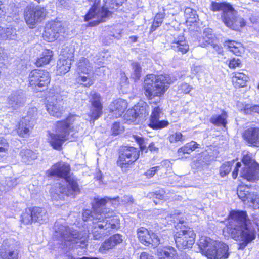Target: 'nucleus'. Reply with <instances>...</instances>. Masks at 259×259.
<instances>
[{"label":"nucleus","instance_id":"nucleus-23","mask_svg":"<svg viewBox=\"0 0 259 259\" xmlns=\"http://www.w3.org/2000/svg\"><path fill=\"white\" fill-rule=\"evenodd\" d=\"M25 102V98L22 92L16 91L13 93L8 99L9 108L16 110L22 106Z\"/></svg>","mask_w":259,"mask_h":259},{"label":"nucleus","instance_id":"nucleus-43","mask_svg":"<svg viewBox=\"0 0 259 259\" xmlns=\"http://www.w3.org/2000/svg\"><path fill=\"white\" fill-rule=\"evenodd\" d=\"M167 219L168 221H172L174 223L179 222L181 224H183L185 221V218L183 214L179 212L178 210H175L173 213L170 214L167 217Z\"/></svg>","mask_w":259,"mask_h":259},{"label":"nucleus","instance_id":"nucleus-42","mask_svg":"<svg viewBox=\"0 0 259 259\" xmlns=\"http://www.w3.org/2000/svg\"><path fill=\"white\" fill-rule=\"evenodd\" d=\"M165 12H161L157 13L155 16L153 23L151 27V31H155L157 27H158L163 22V20L165 17Z\"/></svg>","mask_w":259,"mask_h":259},{"label":"nucleus","instance_id":"nucleus-10","mask_svg":"<svg viewBox=\"0 0 259 259\" xmlns=\"http://www.w3.org/2000/svg\"><path fill=\"white\" fill-rule=\"evenodd\" d=\"M46 14V10L45 8L39 6H28L24 10V19L29 27L33 28L37 23L44 19Z\"/></svg>","mask_w":259,"mask_h":259},{"label":"nucleus","instance_id":"nucleus-35","mask_svg":"<svg viewBox=\"0 0 259 259\" xmlns=\"http://www.w3.org/2000/svg\"><path fill=\"white\" fill-rule=\"evenodd\" d=\"M53 52L50 50H45L42 52L41 57L38 58L36 65L38 67H41L43 65L49 64L53 58Z\"/></svg>","mask_w":259,"mask_h":259},{"label":"nucleus","instance_id":"nucleus-27","mask_svg":"<svg viewBox=\"0 0 259 259\" xmlns=\"http://www.w3.org/2000/svg\"><path fill=\"white\" fill-rule=\"evenodd\" d=\"M78 77L76 78L78 83L84 87H89L94 83V73L93 72H77Z\"/></svg>","mask_w":259,"mask_h":259},{"label":"nucleus","instance_id":"nucleus-63","mask_svg":"<svg viewBox=\"0 0 259 259\" xmlns=\"http://www.w3.org/2000/svg\"><path fill=\"white\" fill-rule=\"evenodd\" d=\"M135 139L139 145L140 148L142 150H144L146 147L144 139L138 136H136L135 137Z\"/></svg>","mask_w":259,"mask_h":259},{"label":"nucleus","instance_id":"nucleus-50","mask_svg":"<svg viewBox=\"0 0 259 259\" xmlns=\"http://www.w3.org/2000/svg\"><path fill=\"white\" fill-rule=\"evenodd\" d=\"M47 26L52 29L53 32H56L58 35L62 29V24L60 22H52L49 23Z\"/></svg>","mask_w":259,"mask_h":259},{"label":"nucleus","instance_id":"nucleus-32","mask_svg":"<svg viewBox=\"0 0 259 259\" xmlns=\"http://www.w3.org/2000/svg\"><path fill=\"white\" fill-rule=\"evenodd\" d=\"M172 48L175 51L182 54L186 53L189 49V45L183 36L175 40L171 45Z\"/></svg>","mask_w":259,"mask_h":259},{"label":"nucleus","instance_id":"nucleus-48","mask_svg":"<svg viewBox=\"0 0 259 259\" xmlns=\"http://www.w3.org/2000/svg\"><path fill=\"white\" fill-rule=\"evenodd\" d=\"M133 72L132 74V77L136 80L140 78L141 73V67L137 62H134L132 64Z\"/></svg>","mask_w":259,"mask_h":259},{"label":"nucleus","instance_id":"nucleus-37","mask_svg":"<svg viewBox=\"0 0 259 259\" xmlns=\"http://www.w3.org/2000/svg\"><path fill=\"white\" fill-rule=\"evenodd\" d=\"M100 223H102V222L100 223H99V222H95L94 224L93 228L92 230L93 238L95 240L100 239L103 236H105L109 232V230H107V229H105V228H99L98 225Z\"/></svg>","mask_w":259,"mask_h":259},{"label":"nucleus","instance_id":"nucleus-18","mask_svg":"<svg viewBox=\"0 0 259 259\" xmlns=\"http://www.w3.org/2000/svg\"><path fill=\"white\" fill-rule=\"evenodd\" d=\"M66 50L67 48L64 49L57 63V73L60 75L68 72L71 67L73 54L70 53L66 55L64 53Z\"/></svg>","mask_w":259,"mask_h":259},{"label":"nucleus","instance_id":"nucleus-54","mask_svg":"<svg viewBox=\"0 0 259 259\" xmlns=\"http://www.w3.org/2000/svg\"><path fill=\"white\" fill-rule=\"evenodd\" d=\"M109 239L114 246L121 243L123 241L122 236L118 234L113 235Z\"/></svg>","mask_w":259,"mask_h":259},{"label":"nucleus","instance_id":"nucleus-60","mask_svg":"<svg viewBox=\"0 0 259 259\" xmlns=\"http://www.w3.org/2000/svg\"><path fill=\"white\" fill-rule=\"evenodd\" d=\"M191 152L192 151L190 150L187 143L178 150V153L179 155H180L181 153L190 154Z\"/></svg>","mask_w":259,"mask_h":259},{"label":"nucleus","instance_id":"nucleus-9","mask_svg":"<svg viewBox=\"0 0 259 259\" xmlns=\"http://www.w3.org/2000/svg\"><path fill=\"white\" fill-rule=\"evenodd\" d=\"M111 199L108 197H105L101 199H95V203L93 205V209L92 211L90 210H85L82 213V219L84 221L89 220L93 221L94 224L95 222H101V220H103L102 212L103 207L105 206L108 203H110Z\"/></svg>","mask_w":259,"mask_h":259},{"label":"nucleus","instance_id":"nucleus-25","mask_svg":"<svg viewBox=\"0 0 259 259\" xmlns=\"http://www.w3.org/2000/svg\"><path fill=\"white\" fill-rule=\"evenodd\" d=\"M18 253L15 251L8 241H5L0 248V257L2 259H18Z\"/></svg>","mask_w":259,"mask_h":259},{"label":"nucleus","instance_id":"nucleus-5","mask_svg":"<svg viewBox=\"0 0 259 259\" xmlns=\"http://www.w3.org/2000/svg\"><path fill=\"white\" fill-rule=\"evenodd\" d=\"M174 80L169 75L148 74L144 82L145 94L149 99L160 97L164 94Z\"/></svg>","mask_w":259,"mask_h":259},{"label":"nucleus","instance_id":"nucleus-1","mask_svg":"<svg viewBox=\"0 0 259 259\" xmlns=\"http://www.w3.org/2000/svg\"><path fill=\"white\" fill-rule=\"evenodd\" d=\"M259 218L255 215L249 219L247 212L243 210H233L228 217V229H229L231 237L236 241H240L239 249H243L256 238V229L258 228Z\"/></svg>","mask_w":259,"mask_h":259},{"label":"nucleus","instance_id":"nucleus-34","mask_svg":"<svg viewBox=\"0 0 259 259\" xmlns=\"http://www.w3.org/2000/svg\"><path fill=\"white\" fill-rule=\"evenodd\" d=\"M16 31L12 27L4 28L0 26V38L14 40L17 38Z\"/></svg>","mask_w":259,"mask_h":259},{"label":"nucleus","instance_id":"nucleus-55","mask_svg":"<svg viewBox=\"0 0 259 259\" xmlns=\"http://www.w3.org/2000/svg\"><path fill=\"white\" fill-rule=\"evenodd\" d=\"M123 131V127L121 126L119 123L115 122L112 127V134L115 135L120 134Z\"/></svg>","mask_w":259,"mask_h":259},{"label":"nucleus","instance_id":"nucleus-46","mask_svg":"<svg viewBox=\"0 0 259 259\" xmlns=\"http://www.w3.org/2000/svg\"><path fill=\"white\" fill-rule=\"evenodd\" d=\"M210 122L217 126H223L225 127V118L222 115L213 116L210 119Z\"/></svg>","mask_w":259,"mask_h":259},{"label":"nucleus","instance_id":"nucleus-12","mask_svg":"<svg viewBox=\"0 0 259 259\" xmlns=\"http://www.w3.org/2000/svg\"><path fill=\"white\" fill-rule=\"evenodd\" d=\"M139 150L135 147H124L119 154L117 165L121 168L128 167L139 158Z\"/></svg>","mask_w":259,"mask_h":259},{"label":"nucleus","instance_id":"nucleus-14","mask_svg":"<svg viewBox=\"0 0 259 259\" xmlns=\"http://www.w3.org/2000/svg\"><path fill=\"white\" fill-rule=\"evenodd\" d=\"M137 235L139 241L145 246H152L157 247L160 243V239L158 236L152 232H150L146 228L141 227L137 231Z\"/></svg>","mask_w":259,"mask_h":259},{"label":"nucleus","instance_id":"nucleus-53","mask_svg":"<svg viewBox=\"0 0 259 259\" xmlns=\"http://www.w3.org/2000/svg\"><path fill=\"white\" fill-rule=\"evenodd\" d=\"M8 143L6 140L3 137H0V156L3 153H6L8 149Z\"/></svg>","mask_w":259,"mask_h":259},{"label":"nucleus","instance_id":"nucleus-22","mask_svg":"<svg viewBox=\"0 0 259 259\" xmlns=\"http://www.w3.org/2000/svg\"><path fill=\"white\" fill-rule=\"evenodd\" d=\"M146 114L145 107L138 104L127 111L124 115V118L127 121L133 122L138 117H142Z\"/></svg>","mask_w":259,"mask_h":259},{"label":"nucleus","instance_id":"nucleus-64","mask_svg":"<svg viewBox=\"0 0 259 259\" xmlns=\"http://www.w3.org/2000/svg\"><path fill=\"white\" fill-rule=\"evenodd\" d=\"M190 150L192 151H194L196 148L198 147V144L197 142L192 141L189 143H187Z\"/></svg>","mask_w":259,"mask_h":259},{"label":"nucleus","instance_id":"nucleus-36","mask_svg":"<svg viewBox=\"0 0 259 259\" xmlns=\"http://www.w3.org/2000/svg\"><path fill=\"white\" fill-rule=\"evenodd\" d=\"M159 259H175L176 251L172 247H164L163 249L158 251Z\"/></svg>","mask_w":259,"mask_h":259},{"label":"nucleus","instance_id":"nucleus-57","mask_svg":"<svg viewBox=\"0 0 259 259\" xmlns=\"http://www.w3.org/2000/svg\"><path fill=\"white\" fill-rule=\"evenodd\" d=\"M37 113V108L35 107L32 108L28 111L27 116L24 118H27L29 120L30 119H33L36 116Z\"/></svg>","mask_w":259,"mask_h":259},{"label":"nucleus","instance_id":"nucleus-2","mask_svg":"<svg viewBox=\"0 0 259 259\" xmlns=\"http://www.w3.org/2000/svg\"><path fill=\"white\" fill-rule=\"evenodd\" d=\"M76 117L75 115H70L65 120L57 122L54 132H49L47 140L54 149L60 150L66 141L75 140L77 136H75L73 124Z\"/></svg>","mask_w":259,"mask_h":259},{"label":"nucleus","instance_id":"nucleus-6","mask_svg":"<svg viewBox=\"0 0 259 259\" xmlns=\"http://www.w3.org/2000/svg\"><path fill=\"white\" fill-rule=\"evenodd\" d=\"M104 6L101 8L98 7L99 5L93 4L92 7L89 9L88 12L84 16V21H88L94 20L89 24L90 26H94L106 20L111 14L108 10L110 9H116L118 6L121 5L125 0H104Z\"/></svg>","mask_w":259,"mask_h":259},{"label":"nucleus","instance_id":"nucleus-62","mask_svg":"<svg viewBox=\"0 0 259 259\" xmlns=\"http://www.w3.org/2000/svg\"><path fill=\"white\" fill-rule=\"evenodd\" d=\"M165 194V191L161 189L156 191L155 192L154 196L157 199L163 200L164 199Z\"/></svg>","mask_w":259,"mask_h":259},{"label":"nucleus","instance_id":"nucleus-49","mask_svg":"<svg viewBox=\"0 0 259 259\" xmlns=\"http://www.w3.org/2000/svg\"><path fill=\"white\" fill-rule=\"evenodd\" d=\"M47 26L52 29L53 32H56L58 35L62 29V24L60 22H52L49 23Z\"/></svg>","mask_w":259,"mask_h":259},{"label":"nucleus","instance_id":"nucleus-33","mask_svg":"<svg viewBox=\"0 0 259 259\" xmlns=\"http://www.w3.org/2000/svg\"><path fill=\"white\" fill-rule=\"evenodd\" d=\"M211 9L213 11L222 12V19L224 24L227 26V3L225 2L217 3L212 2L211 5Z\"/></svg>","mask_w":259,"mask_h":259},{"label":"nucleus","instance_id":"nucleus-38","mask_svg":"<svg viewBox=\"0 0 259 259\" xmlns=\"http://www.w3.org/2000/svg\"><path fill=\"white\" fill-rule=\"evenodd\" d=\"M77 72H93L92 67L89 60L84 57H81L77 63Z\"/></svg>","mask_w":259,"mask_h":259},{"label":"nucleus","instance_id":"nucleus-45","mask_svg":"<svg viewBox=\"0 0 259 259\" xmlns=\"http://www.w3.org/2000/svg\"><path fill=\"white\" fill-rule=\"evenodd\" d=\"M168 139L171 143H176L178 142H183L185 141L183 135L180 132H177L170 134Z\"/></svg>","mask_w":259,"mask_h":259},{"label":"nucleus","instance_id":"nucleus-61","mask_svg":"<svg viewBox=\"0 0 259 259\" xmlns=\"http://www.w3.org/2000/svg\"><path fill=\"white\" fill-rule=\"evenodd\" d=\"M160 166H155L152 167L150 169L148 170L145 173V175L148 177L151 178L155 174V172L159 169Z\"/></svg>","mask_w":259,"mask_h":259},{"label":"nucleus","instance_id":"nucleus-4","mask_svg":"<svg viewBox=\"0 0 259 259\" xmlns=\"http://www.w3.org/2000/svg\"><path fill=\"white\" fill-rule=\"evenodd\" d=\"M54 237L64 246L70 248L76 244L82 248L87 245L88 235L86 232L79 233L72 228L69 227L64 221H57L55 224Z\"/></svg>","mask_w":259,"mask_h":259},{"label":"nucleus","instance_id":"nucleus-58","mask_svg":"<svg viewBox=\"0 0 259 259\" xmlns=\"http://www.w3.org/2000/svg\"><path fill=\"white\" fill-rule=\"evenodd\" d=\"M17 179L15 178H8L6 180V184L9 188H13L17 184Z\"/></svg>","mask_w":259,"mask_h":259},{"label":"nucleus","instance_id":"nucleus-16","mask_svg":"<svg viewBox=\"0 0 259 259\" xmlns=\"http://www.w3.org/2000/svg\"><path fill=\"white\" fill-rule=\"evenodd\" d=\"M244 20L237 15V11L228 3V27L239 31L245 26Z\"/></svg>","mask_w":259,"mask_h":259},{"label":"nucleus","instance_id":"nucleus-20","mask_svg":"<svg viewBox=\"0 0 259 259\" xmlns=\"http://www.w3.org/2000/svg\"><path fill=\"white\" fill-rule=\"evenodd\" d=\"M243 137L249 146L259 147V128L250 127L246 130Z\"/></svg>","mask_w":259,"mask_h":259},{"label":"nucleus","instance_id":"nucleus-39","mask_svg":"<svg viewBox=\"0 0 259 259\" xmlns=\"http://www.w3.org/2000/svg\"><path fill=\"white\" fill-rule=\"evenodd\" d=\"M253 193L245 190L243 186H240L238 188L237 195L238 197L245 204L249 203Z\"/></svg>","mask_w":259,"mask_h":259},{"label":"nucleus","instance_id":"nucleus-44","mask_svg":"<svg viewBox=\"0 0 259 259\" xmlns=\"http://www.w3.org/2000/svg\"><path fill=\"white\" fill-rule=\"evenodd\" d=\"M59 35L57 34L56 32H53L52 30L51 29L47 26L45 28L43 37L44 39L48 41H53L56 38H58Z\"/></svg>","mask_w":259,"mask_h":259},{"label":"nucleus","instance_id":"nucleus-47","mask_svg":"<svg viewBox=\"0 0 259 259\" xmlns=\"http://www.w3.org/2000/svg\"><path fill=\"white\" fill-rule=\"evenodd\" d=\"M243 111L246 114H252L254 113H259V105L246 104L244 107Z\"/></svg>","mask_w":259,"mask_h":259},{"label":"nucleus","instance_id":"nucleus-7","mask_svg":"<svg viewBox=\"0 0 259 259\" xmlns=\"http://www.w3.org/2000/svg\"><path fill=\"white\" fill-rule=\"evenodd\" d=\"M197 244L202 254L208 258L221 259L223 257H227L226 245L223 243L206 236H201Z\"/></svg>","mask_w":259,"mask_h":259},{"label":"nucleus","instance_id":"nucleus-21","mask_svg":"<svg viewBox=\"0 0 259 259\" xmlns=\"http://www.w3.org/2000/svg\"><path fill=\"white\" fill-rule=\"evenodd\" d=\"M90 99L92 107L91 110L90 116L94 120L97 119L102 113V106L100 103V96L99 94L93 92L91 94Z\"/></svg>","mask_w":259,"mask_h":259},{"label":"nucleus","instance_id":"nucleus-17","mask_svg":"<svg viewBox=\"0 0 259 259\" xmlns=\"http://www.w3.org/2000/svg\"><path fill=\"white\" fill-rule=\"evenodd\" d=\"M46 109L48 113L57 118L61 117L65 110L61 105V102L58 101L57 96L54 95L47 98Z\"/></svg>","mask_w":259,"mask_h":259},{"label":"nucleus","instance_id":"nucleus-56","mask_svg":"<svg viewBox=\"0 0 259 259\" xmlns=\"http://www.w3.org/2000/svg\"><path fill=\"white\" fill-rule=\"evenodd\" d=\"M115 246L112 242L110 241L109 239L108 240L105 241L100 247L99 250L101 252H103L105 250H107Z\"/></svg>","mask_w":259,"mask_h":259},{"label":"nucleus","instance_id":"nucleus-13","mask_svg":"<svg viewBox=\"0 0 259 259\" xmlns=\"http://www.w3.org/2000/svg\"><path fill=\"white\" fill-rule=\"evenodd\" d=\"M28 81L33 88L42 87L47 85L50 81L49 73L42 70L35 69L30 72L28 76Z\"/></svg>","mask_w":259,"mask_h":259},{"label":"nucleus","instance_id":"nucleus-24","mask_svg":"<svg viewBox=\"0 0 259 259\" xmlns=\"http://www.w3.org/2000/svg\"><path fill=\"white\" fill-rule=\"evenodd\" d=\"M127 107V103L125 100L118 99L111 103L110 109L113 113V116L118 118L122 115Z\"/></svg>","mask_w":259,"mask_h":259},{"label":"nucleus","instance_id":"nucleus-31","mask_svg":"<svg viewBox=\"0 0 259 259\" xmlns=\"http://www.w3.org/2000/svg\"><path fill=\"white\" fill-rule=\"evenodd\" d=\"M33 213L34 222L42 223L48 219V215L45 209L34 207L31 208Z\"/></svg>","mask_w":259,"mask_h":259},{"label":"nucleus","instance_id":"nucleus-41","mask_svg":"<svg viewBox=\"0 0 259 259\" xmlns=\"http://www.w3.org/2000/svg\"><path fill=\"white\" fill-rule=\"evenodd\" d=\"M241 44L235 41H231L228 39V54L231 53L239 56L240 54L239 48Z\"/></svg>","mask_w":259,"mask_h":259},{"label":"nucleus","instance_id":"nucleus-15","mask_svg":"<svg viewBox=\"0 0 259 259\" xmlns=\"http://www.w3.org/2000/svg\"><path fill=\"white\" fill-rule=\"evenodd\" d=\"M113 212L105 206L102 212L103 220H101L102 223L99 224L98 226L100 228H105V229H115L119 227V221L116 216L113 215Z\"/></svg>","mask_w":259,"mask_h":259},{"label":"nucleus","instance_id":"nucleus-51","mask_svg":"<svg viewBox=\"0 0 259 259\" xmlns=\"http://www.w3.org/2000/svg\"><path fill=\"white\" fill-rule=\"evenodd\" d=\"M249 205L254 209H259V194L252 193Z\"/></svg>","mask_w":259,"mask_h":259},{"label":"nucleus","instance_id":"nucleus-40","mask_svg":"<svg viewBox=\"0 0 259 259\" xmlns=\"http://www.w3.org/2000/svg\"><path fill=\"white\" fill-rule=\"evenodd\" d=\"M20 218L21 222L25 225L31 224L33 222L34 220L31 208L25 209L22 213Z\"/></svg>","mask_w":259,"mask_h":259},{"label":"nucleus","instance_id":"nucleus-30","mask_svg":"<svg viewBox=\"0 0 259 259\" xmlns=\"http://www.w3.org/2000/svg\"><path fill=\"white\" fill-rule=\"evenodd\" d=\"M20 156L23 162L29 164L36 159L38 156L35 152L28 149H23L20 152Z\"/></svg>","mask_w":259,"mask_h":259},{"label":"nucleus","instance_id":"nucleus-3","mask_svg":"<svg viewBox=\"0 0 259 259\" xmlns=\"http://www.w3.org/2000/svg\"><path fill=\"white\" fill-rule=\"evenodd\" d=\"M70 171V165L67 163L61 161L53 165L47 171V174L48 176L64 178L66 187L59 184L57 192L67 196H74L79 193V188L76 178L69 174Z\"/></svg>","mask_w":259,"mask_h":259},{"label":"nucleus","instance_id":"nucleus-8","mask_svg":"<svg viewBox=\"0 0 259 259\" xmlns=\"http://www.w3.org/2000/svg\"><path fill=\"white\" fill-rule=\"evenodd\" d=\"M242 162L245 166L240 172V176L250 182H254L259 178V165L250 154H244Z\"/></svg>","mask_w":259,"mask_h":259},{"label":"nucleus","instance_id":"nucleus-28","mask_svg":"<svg viewBox=\"0 0 259 259\" xmlns=\"http://www.w3.org/2000/svg\"><path fill=\"white\" fill-rule=\"evenodd\" d=\"M33 121L27 118L21 120L17 130L18 134L21 137H26L30 134V130L33 127Z\"/></svg>","mask_w":259,"mask_h":259},{"label":"nucleus","instance_id":"nucleus-52","mask_svg":"<svg viewBox=\"0 0 259 259\" xmlns=\"http://www.w3.org/2000/svg\"><path fill=\"white\" fill-rule=\"evenodd\" d=\"M192 88L186 83H182L178 86V92L179 94H188L192 90Z\"/></svg>","mask_w":259,"mask_h":259},{"label":"nucleus","instance_id":"nucleus-19","mask_svg":"<svg viewBox=\"0 0 259 259\" xmlns=\"http://www.w3.org/2000/svg\"><path fill=\"white\" fill-rule=\"evenodd\" d=\"M163 114L161 109L159 107L153 109L149 125L153 129H160L167 126L169 122L166 120H159V118Z\"/></svg>","mask_w":259,"mask_h":259},{"label":"nucleus","instance_id":"nucleus-26","mask_svg":"<svg viewBox=\"0 0 259 259\" xmlns=\"http://www.w3.org/2000/svg\"><path fill=\"white\" fill-rule=\"evenodd\" d=\"M217 41L215 37L213 34L211 29L205 28L203 30V34L199 39V43L200 46L205 47L208 45L212 46Z\"/></svg>","mask_w":259,"mask_h":259},{"label":"nucleus","instance_id":"nucleus-11","mask_svg":"<svg viewBox=\"0 0 259 259\" xmlns=\"http://www.w3.org/2000/svg\"><path fill=\"white\" fill-rule=\"evenodd\" d=\"M195 238V234L190 228L181 229L174 235L176 246L180 249L192 247Z\"/></svg>","mask_w":259,"mask_h":259},{"label":"nucleus","instance_id":"nucleus-59","mask_svg":"<svg viewBox=\"0 0 259 259\" xmlns=\"http://www.w3.org/2000/svg\"><path fill=\"white\" fill-rule=\"evenodd\" d=\"M241 64L240 60L237 58H233L230 61L229 66L231 68H235L237 67H239Z\"/></svg>","mask_w":259,"mask_h":259},{"label":"nucleus","instance_id":"nucleus-29","mask_svg":"<svg viewBox=\"0 0 259 259\" xmlns=\"http://www.w3.org/2000/svg\"><path fill=\"white\" fill-rule=\"evenodd\" d=\"M248 77L241 72L232 73V81L236 88L244 87L246 85Z\"/></svg>","mask_w":259,"mask_h":259}]
</instances>
